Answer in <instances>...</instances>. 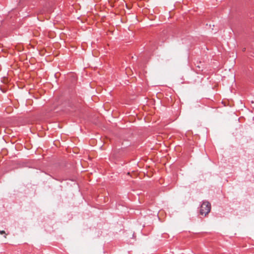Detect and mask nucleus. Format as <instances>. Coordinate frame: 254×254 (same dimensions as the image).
<instances>
[{
	"label": "nucleus",
	"instance_id": "obj_1",
	"mask_svg": "<svg viewBox=\"0 0 254 254\" xmlns=\"http://www.w3.org/2000/svg\"><path fill=\"white\" fill-rule=\"evenodd\" d=\"M210 210L211 204L208 201H203L200 207V214L206 216L210 212Z\"/></svg>",
	"mask_w": 254,
	"mask_h": 254
},
{
	"label": "nucleus",
	"instance_id": "obj_2",
	"mask_svg": "<svg viewBox=\"0 0 254 254\" xmlns=\"http://www.w3.org/2000/svg\"><path fill=\"white\" fill-rule=\"evenodd\" d=\"M0 234H5V231H0Z\"/></svg>",
	"mask_w": 254,
	"mask_h": 254
}]
</instances>
